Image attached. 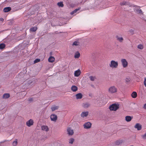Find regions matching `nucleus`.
<instances>
[{"instance_id": "6", "label": "nucleus", "mask_w": 146, "mask_h": 146, "mask_svg": "<svg viewBox=\"0 0 146 146\" xmlns=\"http://www.w3.org/2000/svg\"><path fill=\"white\" fill-rule=\"evenodd\" d=\"M91 123L89 122H87L85 123L83 126L84 128L88 129L90 128L91 126Z\"/></svg>"}, {"instance_id": "25", "label": "nucleus", "mask_w": 146, "mask_h": 146, "mask_svg": "<svg viewBox=\"0 0 146 146\" xmlns=\"http://www.w3.org/2000/svg\"><path fill=\"white\" fill-rule=\"evenodd\" d=\"M80 8H78V9H75V10H74L73 11H72L70 13V14L71 15H73L74 13H76L78 11L80 10Z\"/></svg>"}, {"instance_id": "12", "label": "nucleus", "mask_w": 146, "mask_h": 146, "mask_svg": "<svg viewBox=\"0 0 146 146\" xmlns=\"http://www.w3.org/2000/svg\"><path fill=\"white\" fill-rule=\"evenodd\" d=\"M41 129L42 130L47 132L49 130V129L47 126L43 125L41 126Z\"/></svg>"}, {"instance_id": "18", "label": "nucleus", "mask_w": 146, "mask_h": 146, "mask_svg": "<svg viewBox=\"0 0 146 146\" xmlns=\"http://www.w3.org/2000/svg\"><path fill=\"white\" fill-rule=\"evenodd\" d=\"M55 60V58L52 57L50 56L48 59V61L50 62H52Z\"/></svg>"}, {"instance_id": "40", "label": "nucleus", "mask_w": 146, "mask_h": 146, "mask_svg": "<svg viewBox=\"0 0 146 146\" xmlns=\"http://www.w3.org/2000/svg\"><path fill=\"white\" fill-rule=\"evenodd\" d=\"M143 108L145 109L146 110V104H144Z\"/></svg>"}, {"instance_id": "31", "label": "nucleus", "mask_w": 146, "mask_h": 146, "mask_svg": "<svg viewBox=\"0 0 146 146\" xmlns=\"http://www.w3.org/2000/svg\"><path fill=\"white\" fill-rule=\"evenodd\" d=\"M137 48L140 49H142L143 48V46L141 44H139L137 46Z\"/></svg>"}, {"instance_id": "5", "label": "nucleus", "mask_w": 146, "mask_h": 146, "mask_svg": "<svg viewBox=\"0 0 146 146\" xmlns=\"http://www.w3.org/2000/svg\"><path fill=\"white\" fill-rule=\"evenodd\" d=\"M121 62L123 68H125L127 66L128 63L126 59H121Z\"/></svg>"}, {"instance_id": "2", "label": "nucleus", "mask_w": 146, "mask_h": 146, "mask_svg": "<svg viewBox=\"0 0 146 146\" xmlns=\"http://www.w3.org/2000/svg\"><path fill=\"white\" fill-rule=\"evenodd\" d=\"M117 89L115 86H111L109 87L108 90L109 93L111 94L116 93L117 92Z\"/></svg>"}, {"instance_id": "14", "label": "nucleus", "mask_w": 146, "mask_h": 146, "mask_svg": "<svg viewBox=\"0 0 146 146\" xmlns=\"http://www.w3.org/2000/svg\"><path fill=\"white\" fill-rule=\"evenodd\" d=\"M133 118V117L129 116H127L125 117V120L127 122L130 121Z\"/></svg>"}, {"instance_id": "42", "label": "nucleus", "mask_w": 146, "mask_h": 146, "mask_svg": "<svg viewBox=\"0 0 146 146\" xmlns=\"http://www.w3.org/2000/svg\"><path fill=\"white\" fill-rule=\"evenodd\" d=\"M4 20V19L3 18H1L0 19V21H3Z\"/></svg>"}, {"instance_id": "41", "label": "nucleus", "mask_w": 146, "mask_h": 146, "mask_svg": "<svg viewBox=\"0 0 146 146\" xmlns=\"http://www.w3.org/2000/svg\"><path fill=\"white\" fill-rule=\"evenodd\" d=\"M129 31L130 33H133L134 31V30L133 29H131L129 30Z\"/></svg>"}, {"instance_id": "38", "label": "nucleus", "mask_w": 146, "mask_h": 146, "mask_svg": "<svg viewBox=\"0 0 146 146\" xmlns=\"http://www.w3.org/2000/svg\"><path fill=\"white\" fill-rule=\"evenodd\" d=\"M142 137L144 139H146V133L144 135H142Z\"/></svg>"}, {"instance_id": "22", "label": "nucleus", "mask_w": 146, "mask_h": 146, "mask_svg": "<svg viewBox=\"0 0 146 146\" xmlns=\"http://www.w3.org/2000/svg\"><path fill=\"white\" fill-rule=\"evenodd\" d=\"M58 108V106H52L51 108V109L52 111H55V110L57 109Z\"/></svg>"}, {"instance_id": "34", "label": "nucleus", "mask_w": 146, "mask_h": 146, "mask_svg": "<svg viewBox=\"0 0 146 146\" xmlns=\"http://www.w3.org/2000/svg\"><path fill=\"white\" fill-rule=\"evenodd\" d=\"M17 144V140L16 139L15 141H14L13 143V145L14 146H16Z\"/></svg>"}, {"instance_id": "27", "label": "nucleus", "mask_w": 146, "mask_h": 146, "mask_svg": "<svg viewBox=\"0 0 146 146\" xmlns=\"http://www.w3.org/2000/svg\"><path fill=\"white\" fill-rule=\"evenodd\" d=\"M90 106V104L88 103L84 104L83 105V107L86 108H88Z\"/></svg>"}, {"instance_id": "10", "label": "nucleus", "mask_w": 146, "mask_h": 146, "mask_svg": "<svg viewBox=\"0 0 146 146\" xmlns=\"http://www.w3.org/2000/svg\"><path fill=\"white\" fill-rule=\"evenodd\" d=\"M89 112L88 111L82 112L81 114V116L82 118L86 117L88 114Z\"/></svg>"}, {"instance_id": "30", "label": "nucleus", "mask_w": 146, "mask_h": 146, "mask_svg": "<svg viewBox=\"0 0 146 146\" xmlns=\"http://www.w3.org/2000/svg\"><path fill=\"white\" fill-rule=\"evenodd\" d=\"M57 5L59 7H62L64 6L62 2H61L58 3Z\"/></svg>"}, {"instance_id": "8", "label": "nucleus", "mask_w": 146, "mask_h": 146, "mask_svg": "<svg viewBox=\"0 0 146 146\" xmlns=\"http://www.w3.org/2000/svg\"><path fill=\"white\" fill-rule=\"evenodd\" d=\"M34 121L33 119H30L26 122V125L28 127H30L33 125Z\"/></svg>"}, {"instance_id": "29", "label": "nucleus", "mask_w": 146, "mask_h": 146, "mask_svg": "<svg viewBox=\"0 0 146 146\" xmlns=\"http://www.w3.org/2000/svg\"><path fill=\"white\" fill-rule=\"evenodd\" d=\"M89 78L90 80L92 81H94L96 79V78L95 76H90L89 77Z\"/></svg>"}, {"instance_id": "11", "label": "nucleus", "mask_w": 146, "mask_h": 146, "mask_svg": "<svg viewBox=\"0 0 146 146\" xmlns=\"http://www.w3.org/2000/svg\"><path fill=\"white\" fill-rule=\"evenodd\" d=\"M135 128L137 129L138 130H140L141 129V125L139 123H137L134 126Z\"/></svg>"}, {"instance_id": "24", "label": "nucleus", "mask_w": 146, "mask_h": 146, "mask_svg": "<svg viewBox=\"0 0 146 146\" xmlns=\"http://www.w3.org/2000/svg\"><path fill=\"white\" fill-rule=\"evenodd\" d=\"M80 53L78 52H77L75 54L74 58H78L80 56Z\"/></svg>"}, {"instance_id": "3", "label": "nucleus", "mask_w": 146, "mask_h": 146, "mask_svg": "<svg viewBox=\"0 0 146 146\" xmlns=\"http://www.w3.org/2000/svg\"><path fill=\"white\" fill-rule=\"evenodd\" d=\"M119 108V106L115 104H113L110 106L109 109L110 110L116 111Z\"/></svg>"}, {"instance_id": "16", "label": "nucleus", "mask_w": 146, "mask_h": 146, "mask_svg": "<svg viewBox=\"0 0 146 146\" xmlns=\"http://www.w3.org/2000/svg\"><path fill=\"white\" fill-rule=\"evenodd\" d=\"M76 96L77 99H80L82 97V95L81 93H79L76 94Z\"/></svg>"}, {"instance_id": "1", "label": "nucleus", "mask_w": 146, "mask_h": 146, "mask_svg": "<svg viewBox=\"0 0 146 146\" xmlns=\"http://www.w3.org/2000/svg\"><path fill=\"white\" fill-rule=\"evenodd\" d=\"M110 67L112 68H116L118 67V62L114 60H112L109 64Z\"/></svg>"}, {"instance_id": "32", "label": "nucleus", "mask_w": 146, "mask_h": 146, "mask_svg": "<svg viewBox=\"0 0 146 146\" xmlns=\"http://www.w3.org/2000/svg\"><path fill=\"white\" fill-rule=\"evenodd\" d=\"M5 47V45L4 44H0V49H3Z\"/></svg>"}, {"instance_id": "19", "label": "nucleus", "mask_w": 146, "mask_h": 146, "mask_svg": "<svg viewBox=\"0 0 146 146\" xmlns=\"http://www.w3.org/2000/svg\"><path fill=\"white\" fill-rule=\"evenodd\" d=\"M11 7H5L3 9V11L5 12H7L11 10Z\"/></svg>"}, {"instance_id": "28", "label": "nucleus", "mask_w": 146, "mask_h": 146, "mask_svg": "<svg viewBox=\"0 0 146 146\" xmlns=\"http://www.w3.org/2000/svg\"><path fill=\"white\" fill-rule=\"evenodd\" d=\"M74 138H71L69 140V143L71 144H72L74 142Z\"/></svg>"}, {"instance_id": "26", "label": "nucleus", "mask_w": 146, "mask_h": 146, "mask_svg": "<svg viewBox=\"0 0 146 146\" xmlns=\"http://www.w3.org/2000/svg\"><path fill=\"white\" fill-rule=\"evenodd\" d=\"M80 44V43L78 41H74L72 45L74 46H77L79 45Z\"/></svg>"}, {"instance_id": "9", "label": "nucleus", "mask_w": 146, "mask_h": 146, "mask_svg": "<svg viewBox=\"0 0 146 146\" xmlns=\"http://www.w3.org/2000/svg\"><path fill=\"white\" fill-rule=\"evenodd\" d=\"M81 74V71L80 69H78L77 70L75 71L74 72V76L75 77H78Z\"/></svg>"}, {"instance_id": "36", "label": "nucleus", "mask_w": 146, "mask_h": 146, "mask_svg": "<svg viewBox=\"0 0 146 146\" xmlns=\"http://www.w3.org/2000/svg\"><path fill=\"white\" fill-rule=\"evenodd\" d=\"M131 79L129 78H127L125 79L126 82H129L130 81Z\"/></svg>"}, {"instance_id": "7", "label": "nucleus", "mask_w": 146, "mask_h": 146, "mask_svg": "<svg viewBox=\"0 0 146 146\" xmlns=\"http://www.w3.org/2000/svg\"><path fill=\"white\" fill-rule=\"evenodd\" d=\"M50 119L52 121L56 122L57 119V116L55 114H52L50 115Z\"/></svg>"}, {"instance_id": "43", "label": "nucleus", "mask_w": 146, "mask_h": 146, "mask_svg": "<svg viewBox=\"0 0 146 146\" xmlns=\"http://www.w3.org/2000/svg\"><path fill=\"white\" fill-rule=\"evenodd\" d=\"M33 100V99L32 98H31L30 99H29V101H31Z\"/></svg>"}, {"instance_id": "21", "label": "nucleus", "mask_w": 146, "mask_h": 146, "mask_svg": "<svg viewBox=\"0 0 146 146\" xmlns=\"http://www.w3.org/2000/svg\"><path fill=\"white\" fill-rule=\"evenodd\" d=\"M9 97L10 95L8 93L5 94L3 96V98L5 99L8 98Z\"/></svg>"}, {"instance_id": "23", "label": "nucleus", "mask_w": 146, "mask_h": 146, "mask_svg": "<svg viewBox=\"0 0 146 146\" xmlns=\"http://www.w3.org/2000/svg\"><path fill=\"white\" fill-rule=\"evenodd\" d=\"M37 29V28L36 27H32L30 29V31L31 32H35Z\"/></svg>"}, {"instance_id": "20", "label": "nucleus", "mask_w": 146, "mask_h": 146, "mask_svg": "<svg viewBox=\"0 0 146 146\" xmlns=\"http://www.w3.org/2000/svg\"><path fill=\"white\" fill-rule=\"evenodd\" d=\"M137 94L135 92H133L131 94V96L132 98H135L137 96Z\"/></svg>"}, {"instance_id": "33", "label": "nucleus", "mask_w": 146, "mask_h": 146, "mask_svg": "<svg viewBox=\"0 0 146 146\" xmlns=\"http://www.w3.org/2000/svg\"><path fill=\"white\" fill-rule=\"evenodd\" d=\"M122 143V141L121 140H118L116 141L115 143L117 145H119Z\"/></svg>"}, {"instance_id": "35", "label": "nucleus", "mask_w": 146, "mask_h": 146, "mask_svg": "<svg viewBox=\"0 0 146 146\" xmlns=\"http://www.w3.org/2000/svg\"><path fill=\"white\" fill-rule=\"evenodd\" d=\"M40 60L39 59H36L34 61V63H36L39 62Z\"/></svg>"}, {"instance_id": "17", "label": "nucleus", "mask_w": 146, "mask_h": 146, "mask_svg": "<svg viewBox=\"0 0 146 146\" xmlns=\"http://www.w3.org/2000/svg\"><path fill=\"white\" fill-rule=\"evenodd\" d=\"M135 12L137 13L142 14V11L139 8V9H135L134 10Z\"/></svg>"}, {"instance_id": "39", "label": "nucleus", "mask_w": 146, "mask_h": 146, "mask_svg": "<svg viewBox=\"0 0 146 146\" xmlns=\"http://www.w3.org/2000/svg\"><path fill=\"white\" fill-rule=\"evenodd\" d=\"M144 84L145 86L146 87V78H145L144 79Z\"/></svg>"}, {"instance_id": "4", "label": "nucleus", "mask_w": 146, "mask_h": 146, "mask_svg": "<svg viewBox=\"0 0 146 146\" xmlns=\"http://www.w3.org/2000/svg\"><path fill=\"white\" fill-rule=\"evenodd\" d=\"M67 131L68 134L69 136H72L74 133V131L70 127H68L67 129Z\"/></svg>"}, {"instance_id": "15", "label": "nucleus", "mask_w": 146, "mask_h": 146, "mask_svg": "<svg viewBox=\"0 0 146 146\" xmlns=\"http://www.w3.org/2000/svg\"><path fill=\"white\" fill-rule=\"evenodd\" d=\"M78 87L74 85L72 86L71 88V90L73 92H75L78 90Z\"/></svg>"}, {"instance_id": "13", "label": "nucleus", "mask_w": 146, "mask_h": 146, "mask_svg": "<svg viewBox=\"0 0 146 146\" xmlns=\"http://www.w3.org/2000/svg\"><path fill=\"white\" fill-rule=\"evenodd\" d=\"M116 38L117 40L120 42H122L123 40V38L119 36H117Z\"/></svg>"}, {"instance_id": "37", "label": "nucleus", "mask_w": 146, "mask_h": 146, "mask_svg": "<svg viewBox=\"0 0 146 146\" xmlns=\"http://www.w3.org/2000/svg\"><path fill=\"white\" fill-rule=\"evenodd\" d=\"M126 3L125 2H123L120 3V4L121 5H123L126 4Z\"/></svg>"}]
</instances>
